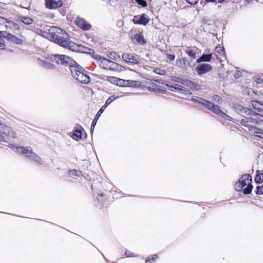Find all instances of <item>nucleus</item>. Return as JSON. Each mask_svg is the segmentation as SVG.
I'll use <instances>...</instances> for the list:
<instances>
[{
	"label": "nucleus",
	"instance_id": "f257e3e1",
	"mask_svg": "<svg viewBox=\"0 0 263 263\" xmlns=\"http://www.w3.org/2000/svg\"><path fill=\"white\" fill-rule=\"evenodd\" d=\"M51 62L69 66L71 76L80 83L88 84L90 82V78L84 68L68 56L55 54L47 57L44 60L37 59L39 65L45 69L52 70L55 68V66Z\"/></svg>",
	"mask_w": 263,
	"mask_h": 263
},
{
	"label": "nucleus",
	"instance_id": "f03ea898",
	"mask_svg": "<svg viewBox=\"0 0 263 263\" xmlns=\"http://www.w3.org/2000/svg\"><path fill=\"white\" fill-rule=\"evenodd\" d=\"M252 178L250 175L246 174L242 175L239 181L235 184V190L238 192H242L244 194H250L253 189Z\"/></svg>",
	"mask_w": 263,
	"mask_h": 263
},
{
	"label": "nucleus",
	"instance_id": "7ed1b4c3",
	"mask_svg": "<svg viewBox=\"0 0 263 263\" xmlns=\"http://www.w3.org/2000/svg\"><path fill=\"white\" fill-rule=\"evenodd\" d=\"M49 31L50 40L59 45L66 44V42L64 40L68 37V35L64 30L53 26L51 27Z\"/></svg>",
	"mask_w": 263,
	"mask_h": 263
},
{
	"label": "nucleus",
	"instance_id": "20e7f679",
	"mask_svg": "<svg viewBox=\"0 0 263 263\" xmlns=\"http://www.w3.org/2000/svg\"><path fill=\"white\" fill-rule=\"evenodd\" d=\"M239 121L242 126L248 127L249 130H252L257 129L260 120L259 119V114L255 113L252 110V113L247 114Z\"/></svg>",
	"mask_w": 263,
	"mask_h": 263
},
{
	"label": "nucleus",
	"instance_id": "39448f33",
	"mask_svg": "<svg viewBox=\"0 0 263 263\" xmlns=\"http://www.w3.org/2000/svg\"><path fill=\"white\" fill-rule=\"evenodd\" d=\"M93 58L96 60L97 64L103 69L118 71L121 68V66L119 64L106 58H103L100 55H94Z\"/></svg>",
	"mask_w": 263,
	"mask_h": 263
},
{
	"label": "nucleus",
	"instance_id": "423d86ee",
	"mask_svg": "<svg viewBox=\"0 0 263 263\" xmlns=\"http://www.w3.org/2000/svg\"><path fill=\"white\" fill-rule=\"evenodd\" d=\"M122 59L127 63L133 64H139L140 63V57L137 54L130 53H125L122 55Z\"/></svg>",
	"mask_w": 263,
	"mask_h": 263
},
{
	"label": "nucleus",
	"instance_id": "0eeeda50",
	"mask_svg": "<svg viewBox=\"0 0 263 263\" xmlns=\"http://www.w3.org/2000/svg\"><path fill=\"white\" fill-rule=\"evenodd\" d=\"M166 86L168 89L172 91L181 92L184 94H191V91L187 88H185L179 84H174V85H172L167 84Z\"/></svg>",
	"mask_w": 263,
	"mask_h": 263
},
{
	"label": "nucleus",
	"instance_id": "6e6552de",
	"mask_svg": "<svg viewBox=\"0 0 263 263\" xmlns=\"http://www.w3.org/2000/svg\"><path fill=\"white\" fill-rule=\"evenodd\" d=\"M149 18L145 13L140 15L135 16L132 21L135 24L142 25L145 26L149 22Z\"/></svg>",
	"mask_w": 263,
	"mask_h": 263
},
{
	"label": "nucleus",
	"instance_id": "1a4fd4ad",
	"mask_svg": "<svg viewBox=\"0 0 263 263\" xmlns=\"http://www.w3.org/2000/svg\"><path fill=\"white\" fill-rule=\"evenodd\" d=\"M192 101L196 103L201 105L204 106L205 108L209 110H211L213 103L211 102L208 101L203 98L197 97L194 98L192 99Z\"/></svg>",
	"mask_w": 263,
	"mask_h": 263
},
{
	"label": "nucleus",
	"instance_id": "9d476101",
	"mask_svg": "<svg viewBox=\"0 0 263 263\" xmlns=\"http://www.w3.org/2000/svg\"><path fill=\"white\" fill-rule=\"evenodd\" d=\"M233 109L237 113L243 117L247 114L252 113V110L247 107L242 106L241 105L235 103L233 106Z\"/></svg>",
	"mask_w": 263,
	"mask_h": 263
},
{
	"label": "nucleus",
	"instance_id": "9b49d317",
	"mask_svg": "<svg viewBox=\"0 0 263 263\" xmlns=\"http://www.w3.org/2000/svg\"><path fill=\"white\" fill-rule=\"evenodd\" d=\"M210 110L214 112V114L224 118L227 120L232 121L233 119L232 117H231L230 116L224 113L223 111H222L221 110L220 107L218 105L213 104V106Z\"/></svg>",
	"mask_w": 263,
	"mask_h": 263
},
{
	"label": "nucleus",
	"instance_id": "f8f14e48",
	"mask_svg": "<svg viewBox=\"0 0 263 263\" xmlns=\"http://www.w3.org/2000/svg\"><path fill=\"white\" fill-rule=\"evenodd\" d=\"M4 135L0 134V141L6 142L8 137H14V133L11 130V128L7 126H4L3 128Z\"/></svg>",
	"mask_w": 263,
	"mask_h": 263
},
{
	"label": "nucleus",
	"instance_id": "ddd939ff",
	"mask_svg": "<svg viewBox=\"0 0 263 263\" xmlns=\"http://www.w3.org/2000/svg\"><path fill=\"white\" fill-rule=\"evenodd\" d=\"M212 69V66L209 64H200L196 68V71L199 75H202L210 71Z\"/></svg>",
	"mask_w": 263,
	"mask_h": 263
},
{
	"label": "nucleus",
	"instance_id": "4468645a",
	"mask_svg": "<svg viewBox=\"0 0 263 263\" xmlns=\"http://www.w3.org/2000/svg\"><path fill=\"white\" fill-rule=\"evenodd\" d=\"M76 25L83 30H88L91 28V25L87 22L84 18L79 17L76 20Z\"/></svg>",
	"mask_w": 263,
	"mask_h": 263
},
{
	"label": "nucleus",
	"instance_id": "2eb2a0df",
	"mask_svg": "<svg viewBox=\"0 0 263 263\" xmlns=\"http://www.w3.org/2000/svg\"><path fill=\"white\" fill-rule=\"evenodd\" d=\"M46 5L48 9H57L63 5V2L62 0H46Z\"/></svg>",
	"mask_w": 263,
	"mask_h": 263
},
{
	"label": "nucleus",
	"instance_id": "dca6fc26",
	"mask_svg": "<svg viewBox=\"0 0 263 263\" xmlns=\"http://www.w3.org/2000/svg\"><path fill=\"white\" fill-rule=\"evenodd\" d=\"M64 41L66 42V44L60 45V46L74 51H79L80 50L79 49V46L73 42L69 41L68 38L64 40Z\"/></svg>",
	"mask_w": 263,
	"mask_h": 263
},
{
	"label": "nucleus",
	"instance_id": "f3484780",
	"mask_svg": "<svg viewBox=\"0 0 263 263\" xmlns=\"http://www.w3.org/2000/svg\"><path fill=\"white\" fill-rule=\"evenodd\" d=\"M180 85L185 88H187L190 90V89H195L197 84L192 81L183 78Z\"/></svg>",
	"mask_w": 263,
	"mask_h": 263
},
{
	"label": "nucleus",
	"instance_id": "a211bd4d",
	"mask_svg": "<svg viewBox=\"0 0 263 263\" xmlns=\"http://www.w3.org/2000/svg\"><path fill=\"white\" fill-rule=\"evenodd\" d=\"M133 42L135 44H138L141 45H145L146 41L144 38L142 34H136L132 37Z\"/></svg>",
	"mask_w": 263,
	"mask_h": 263
},
{
	"label": "nucleus",
	"instance_id": "6ab92c4d",
	"mask_svg": "<svg viewBox=\"0 0 263 263\" xmlns=\"http://www.w3.org/2000/svg\"><path fill=\"white\" fill-rule=\"evenodd\" d=\"M16 152L18 154L25 155L27 157V155H29L32 151L30 147L20 146L16 148Z\"/></svg>",
	"mask_w": 263,
	"mask_h": 263
},
{
	"label": "nucleus",
	"instance_id": "aec40b11",
	"mask_svg": "<svg viewBox=\"0 0 263 263\" xmlns=\"http://www.w3.org/2000/svg\"><path fill=\"white\" fill-rule=\"evenodd\" d=\"M27 158L29 160L36 162L39 165H41L42 164L43 161L42 159L33 152H32L29 155H27Z\"/></svg>",
	"mask_w": 263,
	"mask_h": 263
},
{
	"label": "nucleus",
	"instance_id": "412c9836",
	"mask_svg": "<svg viewBox=\"0 0 263 263\" xmlns=\"http://www.w3.org/2000/svg\"><path fill=\"white\" fill-rule=\"evenodd\" d=\"M27 158L29 160L36 162L39 165H41L42 164L43 161L42 159L33 152H32L29 155H27Z\"/></svg>",
	"mask_w": 263,
	"mask_h": 263
},
{
	"label": "nucleus",
	"instance_id": "4be33fe9",
	"mask_svg": "<svg viewBox=\"0 0 263 263\" xmlns=\"http://www.w3.org/2000/svg\"><path fill=\"white\" fill-rule=\"evenodd\" d=\"M6 39L10 41L17 45H21L22 44V41L21 39L13 35L11 33H7V32H6Z\"/></svg>",
	"mask_w": 263,
	"mask_h": 263
},
{
	"label": "nucleus",
	"instance_id": "5701e85b",
	"mask_svg": "<svg viewBox=\"0 0 263 263\" xmlns=\"http://www.w3.org/2000/svg\"><path fill=\"white\" fill-rule=\"evenodd\" d=\"M251 104L253 108L258 111H263V102L253 100Z\"/></svg>",
	"mask_w": 263,
	"mask_h": 263
},
{
	"label": "nucleus",
	"instance_id": "b1692460",
	"mask_svg": "<svg viewBox=\"0 0 263 263\" xmlns=\"http://www.w3.org/2000/svg\"><path fill=\"white\" fill-rule=\"evenodd\" d=\"M212 57V54H203L197 60V63H199L202 62H210Z\"/></svg>",
	"mask_w": 263,
	"mask_h": 263
},
{
	"label": "nucleus",
	"instance_id": "393cba45",
	"mask_svg": "<svg viewBox=\"0 0 263 263\" xmlns=\"http://www.w3.org/2000/svg\"><path fill=\"white\" fill-rule=\"evenodd\" d=\"M4 38L6 39V32L0 31V49H3L6 47Z\"/></svg>",
	"mask_w": 263,
	"mask_h": 263
},
{
	"label": "nucleus",
	"instance_id": "a878e982",
	"mask_svg": "<svg viewBox=\"0 0 263 263\" xmlns=\"http://www.w3.org/2000/svg\"><path fill=\"white\" fill-rule=\"evenodd\" d=\"M82 175L80 170H71L68 171V176L70 178H75L76 177H81Z\"/></svg>",
	"mask_w": 263,
	"mask_h": 263
},
{
	"label": "nucleus",
	"instance_id": "bb28decb",
	"mask_svg": "<svg viewBox=\"0 0 263 263\" xmlns=\"http://www.w3.org/2000/svg\"><path fill=\"white\" fill-rule=\"evenodd\" d=\"M256 173V174L254 178L255 182L258 184L262 183L263 181V171H259L257 170Z\"/></svg>",
	"mask_w": 263,
	"mask_h": 263
},
{
	"label": "nucleus",
	"instance_id": "cd10ccee",
	"mask_svg": "<svg viewBox=\"0 0 263 263\" xmlns=\"http://www.w3.org/2000/svg\"><path fill=\"white\" fill-rule=\"evenodd\" d=\"M20 20L21 22L26 25L31 24L33 22V19L30 17L26 16H20Z\"/></svg>",
	"mask_w": 263,
	"mask_h": 263
},
{
	"label": "nucleus",
	"instance_id": "c85d7f7f",
	"mask_svg": "<svg viewBox=\"0 0 263 263\" xmlns=\"http://www.w3.org/2000/svg\"><path fill=\"white\" fill-rule=\"evenodd\" d=\"M73 138L77 141L80 140L82 138V132L79 129H76L73 132Z\"/></svg>",
	"mask_w": 263,
	"mask_h": 263
},
{
	"label": "nucleus",
	"instance_id": "c756f323",
	"mask_svg": "<svg viewBox=\"0 0 263 263\" xmlns=\"http://www.w3.org/2000/svg\"><path fill=\"white\" fill-rule=\"evenodd\" d=\"M118 98V96H112L109 97L106 100L105 105H104L102 107H104V109L106 108V107L109 105L112 101H114L115 100Z\"/></svg>",
	"mask_w": 263,
	"mask_h": 263
},
{
	"label": "nucleus",
	"instance_id": "7c9ffc66",
	"mask_svg": "<svg viewBox=\"0 0 263 263\" xmlns=\"http://www.w3.org/2000/svg\"><path fill=\"white\" fill-rule=\"evenodd\" d=\"M185 52L192 59H196V53L193 50L189 48L185 50Z\"/></svg>",
	"mask_w": 263,
	"mask_h": 263
},
{
	"label": "nucleus",
	"instance_id": "2f4dec72",
	"mask_svg": "<svg viewBox=\"0 0 263 263\" xmlns=\"http://www.w3.org/2000/svg\"><path fill=\"white\" fill-rule=\"evenodd\" d=\"M252 133L255 137L263 139V132L254 129L252 130Z\"/></svg>",
	"mask_w": 263,
	"mask_h": 263
},
{
	"label": "nucleus",
	"instance_id": "473e14b6",
	"mask_svg": "<svg viewBox=\"0 0 263 263\" xmlns=\"http://www.w3.org/2000/svg\"><path fill=\"white\" fill-rule=\"evenodd\" d=\"M36 32L43 36L49 39V31L48 32L46 31L37 29Z\"/></svg>",
	"mask_w": 263,
	"mask_h": 263
},
{
	"label": "nucleus",
	"instance_id": "72a5a7b5",
	"mask_svg": "<svg viewBox=\"0 0 263 263\" xmlns=\"http://www.w3.org/2000/svg\"><path fill=\"white\" fill-rule=\"evenodd\" d=\"M154 72L158 74L163 76L165 74L166 71L165 70L160 68H154Z\"/></svg>",
	"mask_w": 263,
	"mask_h": 263
},
{
	"label": "nucleus",
	"instance_id": "f704fd0d",
	"mask_svg": "<svg viewBox=\"0 0 263 263\" xmlns=\"http://www.w3.org/2000/svg\"><path fill=\"white\" fill-rule=\"evenodd\" d=\"M128 84V82L127 81H125L124 80L119 79L117 85L119 86L124 87L127 86Z\"/></svg>",
	"mask_w": 263,
	"mask_h": 263
},
{
	"label": "nucleus",
	"instance_id": "c9c22d12",
	"mask_svg": "<svg viewBox=\"0 0 263 263\" xmlns=\"http://www.w3.org/2000/svg\"><path fill=\"white\" fill-rule=\"evenodd\" d=\"M158 255L157 254H154L152 256V258H150L148 257L146 259L145 262L146 263H152L155 261L156 259L158 258Z\"/></svg>",
	"mask_w": 263,
	"mask_h": 263
},
{
	"label": "nucleus",
	"instance_id": "e433bc0d",
	"mask_svg": "<svg viewBox=\"0 0 263 263\" xmlns=\"http://www.w3.org/2000/svg\"><path fill=\"white\" fill-rule=\"evenodd\" d=\"M215 51L216 52L219 53L220 55H224L225 53L223 51V47L221 46H217L215 48Z\"/></svg>",
	"mask_w": 263,
	"mask_h": 263
},
{
	"label": "nucleus",
	"instance_id": "4c0bfd02",
	"mask_svg": "<svg viewBox=\"0 0 263 263\" xmlns=\"http://www.w3.org/2000/svg\"><path fill=\"white\" fill-rule=\"evenodd\" d=\"M104 109H104V107H101L100 109V110L98 111V112H97V115H96V117H95V119H93V120H96V123L97 122V121H98L99 118H100V116L101 115V114L104 111Z\"/></svg>",
	"mask_w": 263,
	"mask_h": 263
},
{
	"label": "nucleus",
	"instance_id": "58836bf2",
	"mask_svg": "<svg viewBox=\"0 0 263 263\" xmlns=\"http://www.w3.org/2000/svg\"><path fill=\"white\" fill-rule=\"evenodd\" d=\"M108 80L112 83L117 85L119 79L114 77H110L108 78Z\"/></svg>",
	"mask_w": 263,
	"mask_h": 263
},
{
	"label": "nucleus",
	"instance_id": "ea45409f",
	"mask_svg": "<svg viewBox=\"0 0 263 263\" xmlns=\"http://www.w3.org/2000/svg\"><path fill=\"white\" fill-rule=\"evenodd\" d=\"M135 1L142 7H145L147 6V2L145 0H135Z\"/></svg>",
	"mask_w": 263,
	"mask_h": 263
},
{
	"label": "nucleus",
	"instance_id": "a19ab883",
	"mask_svg": "<svg viewBox=\"0 0 263 263\" xmlns=\"http://www.w3.org/2000/svg\"><path fill=\"white\" fill-rule=\"evenodd\" d=\"M116 57H119V55H117V53L116 52H111L108 54V57L109 59L111 60H116Z\"/></svg>",
	"mask_w": 263,
	"mask_h": 263
},
{
	"label": "nucleus",
	"instance_id": "79ce46f5",
	"mask_svg": "<svg viewBox=\"0 0 263 263\" xmlns=\"http://www.w3.org/2000/svg\"><path fill=\"white\" fill-rule=\"evenodd\" d=\"M256 194L257 195L263 194V185L257 186L256 187Z\"/></svg>",
	"mask_w": 263,
	"mask_h": 263
},
{
	"label": "nucleus",
	"instance_id": "37998d69",
	"mask_svg": "<svg viewBox=\"0 0 263 263\" xmlns=\"http://www.w3.org/2000/svg\"><path fill=\"white\" fill-rule=\"evenodd\" d=\"M212 100L213 101H215L218 103H220L222 101L221 97L219 96V95H214V96H213Z\"/></svg>",
	"mask_w": 263,
	"mask_h": 263
},
{
	"label": "nucleus",
	"instance_id": "c03bdc74",
	"mask_svg": "<svg viewBox=\"0 0 263 263\" xmlns=\"http://www.w3.org/2000/svg\"><path fill=\"white\" fill-rule=\"evenodd\" d=\"M125 254L127 257L138 256V255L134 254L133 252H130L129 251H128V250H126L125 251Z\"/></svg>",
	"mask_w": 263,
	"mask_h": 263
},
{
	"label": "nucleus",
	"instance_id": "a18cd8bd",
	"mask_svg": "<svg viewBox=\"0 0 263 263\" xmlns=\"http://www.w3.org/2000/svg\"><path fill=\"white\" fill-rule=\"evenodd\" d=\"M96 120H93L92 121V122L91 123V129H90V132L92 134H93V132L94 131V129H95V126L96 125Z\"/></svg>",
	"mask_w": 263,
	"mask_h": 263
},
{
	"label": "nucleus",
	"instance_id": "49530a36",
	"mask_svg": "<svg viewBox=\"0 0 263 263\" xmlns=\"http://www.w3.org/2000/svg\"><path fill=\"white\" fill-rule=\"evenodd\" d=\"M257 129L263 132V121H259V124Z\"/></svg>",
	"mask_w": 263,
	"mask_h": 263
},
{
	"label": "nucleus",
	"instance_id": "de8ad7c7",
	"mask_svg": "<svg viewBox=\"0 0 263 263\" xmlns=\"http://www.w3.org/2000/svg\"><path fill=\"white\" fill-rule=\"evenodd\" d=\"M103 197H104V195L102 194H99L98 195L97 200L101 204H103L102 198H103Z\"/></svg>",
	"mask_w": 263,
	"mask_h": 263
},
{
	"label": "nucleus",
	"instance_id": "09e8293b",
	"mask_svg": "<svg viewBox=\"0 0 263 263\" xmlns=\"http://www.w3.org/2000/svg\"><path fill=\"white\" fill-rule=\"evenodd\" d=\"M187 3L191 5L196 4L199 0H185Z\"/></svg>",
	"mask_w": 263,
	"mask_h": 263
},
{
	"label": "nucleus",
	"instance_id": "8fccbe9b",
	"mask_svg": "<svg viewBox=\"0 0 263 263\" xmlns=\"http://www.w3.org/2000/svg\"><path fill=\"white\" fill-rule=\"evenodd\" d=\"M182 79H183L182 78H181L180 77H174V78L173 79H172V80L175 82L179 83L181 84Z\"/></svg>",
	"mask_w": 263,
	"mask_h": 263
},
{
	"label": "nucleus",
	"instance_id": "3c124183",
	"mask_svg": "<svg viewBox=\"0 0 263 263\" xmlns=\"http://www.w3.org/2000/svg\"><path fill=\"white\" fill-rule=\"evenodd\" d=\"M13 24V27H14V28L16 29H18L19 28V26L17 24L13 23V22H11L10 23V24Z\"/></svg>",
	"mask_w": 263,
	"mask_h": 263
},
{
	"label": "nucleus",
	"instance_id": "603ef678",
	"mask_svg": "<svg viewBox=\"0 0 263 263\" xmlns=\"http://www.w3.org/2000/svg\"><path fill=\"white\" fill-rule=\"evenodd\" d=\"M169 59L171 60H174V59H175V56L174 55L170 54V56H169Z\"/></svg>",
	"mask_w": 263,
	"mask_h": 263
},
{
	"label": "nucleus",
	"instance_id": "864d4df0",
	"mask_svg": "<svg viewBox=\"0 0 263 263\" xmlns=\"http://www.w3.org/2000/svg\"><path fill=\"white\" fill-rule=\"evenodd\" d=\"M205 1L207 3H209V2L213 3V2H215L216 1V0H205Z\"/></svg>",
	"mask_w": 263,
	"mask_h": 263
},
{
	"label": "nucleus",
	"instance_id": "5fc2aeb1",
	"mask_svg": "<svg viewBox=\"0 0 263 263\" xmlns=\"http://www.w3.org/2000/svg\"><path fill=\"white\" fill-rule=\"evenodd\" d=\"M262 82V80L260 81V79H257V80L256 81V82L258 83H260Z\"/></svg>",
	"mask_w": 263,
	"mask_h": 263
},
{
	"label": "nucleus",
	"instance_id": "6e6d98bb",
	"mask_svg": "<svg viewBox=\"0 0 263 263\" xmlns=\"http://www.w3.org/2000/svg\"><path fill=\"white\" fill-rule=\"evenodd\" d=\"M225 0H217V2L219 3H221L224 2Z\"/></svg>",
	"mask_w": 263,
	"mask_h": 263
},
{
	"label": "nucleus",
	"instance_id": "4d7b16f0",
	"mask_svg": "<svg viewBox=\"0 0 263 263\" xmlns=\"http://www.w3.org/2000/svg\"><path fill=\"white\" fill-rule=\"evenodd\" d=\"M146 57L147 58H149V53H147V54H146Z\"/></svg>",
	"mask_w": 263,
	"mask_h": 263
},
{
	"label": "nucleus",
	"instance_id": "13d9d810",
	"mask_svg": "<svg viewBox=\"0 0 263 263\" xmlns=\"http://www.w3.org/2000/svg\"><path fill=\"white\" fill-rule=\"evenodd\" d=\"M4 20V18L2 17H0V20Z\"/></svg>",
	"mask_w": 263,
	"mask_h": 263
},
{
	"label": "nucleus",
	"instance_id": "bf43d9fd",
	"mask_svg": "<svg viewBox=\"0 0 263 263\" xmlns=\"http://www.w3.org/2000/svg\"><path fill=\"white\" fill-rule=\"evenodd\" d=\"M3 11V10L0 8V13H1V11Z\"/></svg>",
	"mask_w": 263,
	"mask_h": 263
},
{
	"label": "nucleus",
	"instance_id": "052dcab7",
	"mask_svg": "<svg viewBox=\"0 0 263 263\" xmlns=\"http://www.w3.org/2000/svg\"><path fill=\"white\" fill-rule=\"evenodd\" d=\"M235 77H236V78H238V76L236 77V74L235 76Z\"/></svg>",
	"mask_w": 263,
	"mask_h": 263
},
{
	"label": "nucleus",
	"instance_id": "680f3d73",
	"mask_svg": "<svg viewBox=\"0 0 263 263\" xmlns=\"http://www.w3.org/2000/svg\"><path fill=\"white\" fill-rule=\"evenodd\" d=\"M156 82H160L159 80H156Z\"/></svg>",
	"mask_w": 263,
	"mask_h": 263
}]
</instances>
